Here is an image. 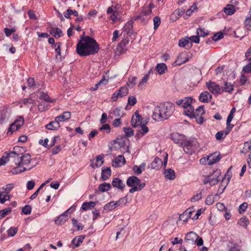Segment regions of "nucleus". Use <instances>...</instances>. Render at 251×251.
<instances>
[{"mask_svg":"<svg viewBox=\"0 0 251 251\" xmlns=\"http://www.w3.org/2000/svg\"><path fill=\"white\" fill-rule=\"evenodd\" d=\"M20 149L19 147H14L13 151L8 152V156L10 161H12L16 166L12 168L11 172L13 174H17L24 172L26 170H30L32 168H27L24 167L27 165L31 162V156L28 153H25L21 156L18 153V150Z\"/></svg>","mask_w":251,"mask_h":251,"instance_id":"1","label":"nucleus"},{"mask_svg":"<svg viewBox=\"0 0 251 251\" xmlns=\"http://www.w3.org/2000/svg\"><path fill=\"white\" fill-rule=\"evenodd\" d=\"M100 46L93 38L87 36L82 37L76 45V51L81 56L94 55L98 52Z\"/></svg>","mask_w":251,"mask_h":251,"instance_id":"2","label":"nucleus"},{"mask_svg":"<svg viewBox=\"0 0 251 251\" xmlns=\"http://www.w3.org/2000/svg\"><path fill=\"white\" fill-rule=\"evenodd\" d=\"M174 110L173 103L168 102L161 103L159 106L155 107L152 118L156 121H164L172 115Z\"/></svg>","mask_w":251,"mask_h":251,"instance_id":"3","label":"nucleus"},{"mask_svg":"<svg viewBox=\"0 0 251 251\" xmlns=\"http://www.w3.org/2000/svg\"><path fill=\"white\" fill-rule=\"evenodd\" d=\"M192 101L193 99L191 98L186 97L176 101V103L184 108V112L186 115L192 117L194 114V108L192 105Z\"/></svg>","mask_w":251,"mask_h":251,"instance_id":"4","label":"nucleus"},{"mask_svg":"<svg viewBox=\"0 0 251 251\" xmlns=\"http://www.w3.org/2000/svg\"><path fill=\"white\" fill-rule=\"evenodd\" d=\"M108 19L112 21L113 23L119 21L121 18V12L118 10L116 6L109 7L106 11Z\"/></svg>","mask_w":251,"mask_h":251,"instance_id":"5","label":"nucleus"},{"mask_svg":"<svg viewBox=\"0 0 251 251\" xmlns=\"http://www.w3.org/2000/svg\"><path fill=\"white\" fill-rule=\"evenodd\" d=\"M197 141L195 138L187 141L185 140L183 146H181L183 151L187 153L192 154L193 150L197 147Z\"/></svg>","mask_w":251,"mask_h":251,"instance_id":"6","label":"nucleus"},{"mask_svg":"<svg viewBox=\"0 0 251 251\" xmlns=\"http://www.w3.org/2000/svg\"><path fill=\"white\" fill-rule=\"evenodd\" d=\"M198 237V235L194 231L189 232L185 235V242L188 246L194 245Z\"/></svg>","mask_w":251,"mask_h":251,"instance_id":"7","label":"nucleus"},{"mask_svg":"<svg viewBox=\"0 0 251 251\" xmlns=\"http://www.w3.org/2000/svg\"><path fill=\"white\" fill-rule=\"evenodd\" d=\"M10 115V112L7 107H0V125H3L8 122Z\"/></svg>","mask_w":251,"mask_h":251,"instance_id":"8","label":"nucleus"},{"mask_svg":"<svg viewBox=\"0 0 251 251\" xmlns=\"http://www.w3.org/2000/svg\"><path fill=\"white\" fill-rule=\"evenodd\" d=\"M24 123V118L22 117H19L13 124H12L8 129V132L11 133L15 131L18 130L22 126Z\"/></svg>","mask_w":251,"mask_h":251,"instance_id":"9","label":"nucleus"},{"mask_svg":"<svg viewBox=\"0 0 251 251\" xmlns=\"http://www.w3.org/2000/svg\"><path fill=\"white\" fill-rule=\"evenodd\" d=\"M171 139L176 144H179L182 146L183 142L185 140V136L178 133H173L171 135Z\"/></svg>","mask_w":251,"mask_h":251,"instance_id":"10","label":"nucleus"},{"mask_svg":"<svg viewBox=\"0 0 251 251\" xmlns=\"http://www.w3.org/2000/svg\"><path fill=\"white\" fill-rule=\"evenodd\" d=\"M125 200H126V201L125 202V203H126L127 201H126V197L124 198H121L120 200H119L118 201H110V202L104 205V209L105 210H107V211H110V210H113L120 205L121 201H124Z\"/></svg>","mask_w":251,"mask_h":251,"instance_id":"11","label":"nucleus"},{"mask_svg":"<svg viewBox=\"0 0 251 251\" xmlns=\"http://www.w3.org/2000/svg\"><path fill=\"white\" fill-rule=\"evenodd\" d=\"M206 84L209 91L213 94H217L220 93V88L215 82L209 80L206 82Z\"/></svg>","mask_w":251,"mask_h":251,"instance_id":"12","label":"nucleus"},{"mask_svg":"<svg viewBox=\"0 0 251 251\" xmlns=\"http://www.w3.org/2000/svg\"><path fill=\"white\" fill-rule=\"evenodd\" d=\"M194 211V207L187 209L182 214L180 215V220L184 222H187L188 219L192 217V214Z\"/></svg>","mask_w":251,"mask_h":251,"instance_id":"13","label":"nucleus"},{"mask_svg":"<svg viewBox=\"0 0 251 251\" xmlns=\"http://www.w3.org/2000/svg\"><path fill=\"white\" fill-rule=\"evenodd\" d=\"M142 184L140 179L135 176H130L126 180V184L129 187L139 186Z\"/></svg>","mask_w":251,"mask_h":251,"instance_id":"14","label":"nucleus"},{"mask_svg":"<svg viewBox=\"0 0 251 251\" xmlns=\"http://www.w3.org/2000/svg\"><path fill=\"white\" fill-rule=\"evenodd\" d=\"M131 125L133 127H136L142 124V118L141 115L138 114V111H136L135 115H133L131 120Z\"/></svg>","mask_w":251,"mask_h":251,"instance_id":"15","label":"nucleus"},{"mask_svg":"<svg viewBox=\"0 0 251 251\" xmlns=\"http://www.w3.org/2000/svg\"><path fill=\"white\" fill-rule=\"evenodd\" d=\"M220 159V153L219 152H215L208 156V164L209 165H212L218 162Z\"/></svg>","mask_w":251,"mask_h":251,"instance_id":"16","label":"nucleus"},{"mask_svg":"<svg viewBox=\"0 0 251 251\" xmlns=\"http://www.w3.org/2000/svg\"><path fill=\"white\" fill-rule=\"evenodd\" d=\"M72 208L73 207L70 208L63 214L60 215L57 219L55 220V224L58 225H61L64 224L69 218L68 212L69 210H71Z\"/></svg>","mask_w":251,"mask_h":251,"instance_id":"17","label":"nucleus"},{"mask_svg":"<svg viewBox=\"0 0 251 251\" xmlns=\"http://www.w3.org/2000/svg\"><path fill=\"white\" fill-rule=\"evenodd\" d=\"M163 165L161 159L159 157H155L154 160L148 166L151 169L159 170Z\"/></svg>","mask_w":251,"mask_h":251,"instance_id":"18","label":"nucleus"},{"mask_svg":"<svg viewBox=\"0 0 251 251\" xmlns=\"http://www.w3.org/2000/svg\"><path fill=\"white\" fill-rule=\"evenodd\" d=\"M212 98V95L207 91L202 92L199 97L200 101L204 103L208 102Z\"/></svg>","mask_w":251,"mask_h":251,"instance_id":"19","label":"nucleus"},{"mask_svg":"<svg viewBox=\"0 0 251 251\" xmlns=\"http://www.w3.org/2000/svg\"><path fill=\"white\" fill-rule=\"evenodd\" d=\"M125 163L126 159L124 156L122 155H119L115 158L112 162V165L115 167H119L125 165Z\"/></svg>","mask_w":251,"mask_h":251,"instance_id":"20","label":"nucleus"},{"mask_svg":"<svg viewBox=\"0 0 251 251\" xmlns=\"http://www.w3.org/2000/svg\"><path fill=\"white\" fill-rule=\"evenodd\" d=\"M231 130L230 127H226L225 130L218 132L215 135L216 139L218 140H223L229 134Z\"/></svg>","mask_w":251,"mask_h":251,"instance_id":"21","label":"nucleus"},{"mask_svg":"<svg viewBox=\"0 0 251 251\" xmlns=\"http://www.w3.org/2000/svg\"><path fill=\"white\" fill-rule=\"evenodd\" d=\"M71 114L69 111L63 112L62 115L56 117L55 119L59 124L60 122H64L71 118Z\"/></svg>","mask_w":251,"mask_h":251,"instance_id":"22","label":"nucleus"},{"mask_svg":"<svg viewBox=\"0 0 251 251\" xmlns=\"http://www.w3.org/2000/svg\"><path fill=\"white\" fill-rule=\"evenodd\" d=\"M112 185L113 187L121 190H123L125 186V184L123 183V181L117 177L113 179Z\"/></svg>","mask_w":251,"mask_h":251,"instance_id":"23","label":"nucleus"},{"mask_svg":"<svg viewBox=\"0 0 251 251\" xmlns=\"http://www.w3.org/2000/svg\"><path fill=\"white\" fill-rule=\"evenodd\" d=\"M244 25L246 29L251 30V8L250 9L245 18Z\"/></svg>","mask_w":251,"mask_h":251,"instance_id":"24","label":"nucleus"},{"mask_svg":"<svg viewBox=\"0 0 251 251\" xmlns=\"http://www.w3.org/2000/svg\"><path fill=\"white\" fill-rule=\"evenodd\" d=\"M49 31L50 33L55 38H59L63 35L62 30L58 27H51Z\"/></svg>","mask_w":251,"mask_h":251,"instance_id":"25","label":"nucleus"},{"mask_svg":"<svg viewBox=\"0 0 251 251\" xmlns=\"http://www.w3.org/2000/svg\"><path fill=\"white\" fill-rule=\"evenodd\" d=\"M146 166V164L145 163H142L139 166L134 165L133 167L132 170L136 175H139L145 170Z\"/></svg>","mask_w":251,"mask_h":251,"instance_id":"26","label":"nucleus"},{"mask_svg":"<svg viewBox=\"0 0 251 251\" xmlns=\"http://www.w3.org/2000/svg\"><path fill=\"white\" fill-rule=\"evenodd\" d=\"M60 124L54 119L46 126V128L49 130H56L60 127Z\"/></svg>","mask_w":251,"mask_h":251,"instance_id":"27","label":"nucleus"},{"mask_svg":"<svg viewBox=\"0 0 251 251\" xmlns=\"http://www.w3.org/2000/svg\"><path fill=\"white\" fill-rule=\"evenodd\" d=\"M103 155H98L96 157V163L95 164L92 163L91 166L93 168H98L103 164Z\"/></svg>","mask_w":251,"mask_h":251,"instance_id":"28","label":"nucleus"},{"mask_svg":"<svg viewBox=\"0 0 251 251\" xmlns=\"http://www.w3.org/2000/svg\"><path fill=\"white\" fill-rule=\"evenodd\" d=\"M184 12V10H180V9H176L174 11V12L171 15V19L173 21H176L178 19Z\"/></svg>","mask_w":251,"mask_h":251,"instance_id":"29","label":"nucleus"},{"mask_svg":"<svg viewBox=\"0 0 251 251\" xmlns=\"http://www.w3.org/2000/svg\"><path fill=\"white\" fill-rule=\"evenodd\" d=\"M111 172L109 167L102 169L101 174V177L103 180H107L111 176Z\"/></svg>","mask_w":251,"mask_h":251,"instance_id":"30","label":"nucleus"},{"mask_svg":"<svg viewBox=\"0 0 251 251\" xmlns=\"http://www.w3.org/2000/svg\"><path fill=\"white\" fill-rule=\"evenodd\" d=\"M14 186L15 185L13 183L8 184L5 186H4L0 188V192H1L4 194H8L11 192V191L14 188Z\"/></svg>","mask_w":251,"mask_h":251,"instance_id":"31","label":"nucleus"},{"mask_svg":"<svg viewBox=\"0 0 251 251\" xmlns=\"http://www.w3.org/2000/svg\"><path fill=\"white\" fill-rule=\"evenodd\" d=\"M178 45L180 47L190 48L192 47V44L190 43L188 37L185 39H181L179 41Z\"/></svg>","mask_w":251,"mask_h":251,"instance_id":"32","label":"nucleus"},{"mask_svg":"<svg viewBox=\"0 0 251 251\" xmlns=\"http://www.w3.org/2000/svg\"><path fill=\"white\" fill-rule=\"evenodd\" d=\"M156 70L159 74L162 75L165 73L167 67L165 63H159L156 66Z\"/></svg>","mask_w":251,"mask_h":251,"instance_id":"33","label":"nucleus"},{"mask_svg":"<svg viewBox=\"0 0 251 251\" xmlns=\"http://www.w3.org/2000/svg\"><path fill=\"white\" fill-rule=\"evenodd\" d=\"M85 238V236H78L75 237L72 241V243L75 245V247H78L80 246Z\"/></svg>","mask_w":251,"mask_h":251,"instance_id":"34","label":"nucleus"},{"mask_svg":"<svg viewBox=\"0 0 251 251\" xmlns=\"http://www.w3.org/2000/svg\"><path fill=\"white\" fill-rule=\"evenodd\" d=\"M165 177L170 180L174 179L175 178V174L174 170L172 169H169L164 171Z\"/></svg>","mask_w":251,"mask_h":251,"instance_id":"35","label":"nucleus"},{"mask_svg":"<svg viewBox=\"0 0 251 251\" xmlns=\"http://www.w3.org/2000/svg\"><path fill=\"white\" fill-rule=\"evenodd\" d=\"M96 203L94 201L85 202L82 204L81 209L84 211H86L94 207Z\"/></svg>","mask_w":251,"mask_h":251,"instance_id":"36","label":"nucleus"},{"mask_svg":"<svg viewBox=\"0 0 251 251\" xmlns=\"http://www.w3.org/2000/svg\"><path fill=\"white\" fill-rule=\"evenodd\" d=\"M250 222L246 216H243L241 218L238 222V224L245 228H247Z\"/></svg>","mask_w":251,"mask_h":251,"instance_id":"37","label":"nucleus"},{"mask_svg":"<svg viewBox=\"0 0 251 251\" xmlns=\"http://www.w3.org/2000/svg\"><path fill=\"white\" fill-rule=\"evenodd\" d=\"M64 17L67 19H71V15H73L75 17L78 16V13L76 10H73L70 8L68 9L64 14Z\"/></svg>","mask_w":251,"mask_h":251,"instance_id":"38","label":"nucleus"},{"mask_svg":"<svg viewBox=\"0 0 251 251\" xmlns=\"http://www.w3.org/2000/svg\"><path fill=\"white\" fill-rule=\"evenodd\" d=\"M224 11L228 15H232L235 12V9L233 5L228 4L226 7L224 8Z\"/></svg>","mask_w":251,"mask_h":251,"instance_id":"39","label":"nucleus"},{"mask_svg":"<svg viewBox=\"0 0 251 251\" xmlns=\"http://www.w3.org/2000/svg\"><path fill=\"white\" fill-rule=\"evenodd\" d=\"M111 186L110 183H103L100 184L99 186V190L101 192L108 191L110 189Z\"/></svg>","mask_w":251,"mask_h":251,"instance_id":"40","label":"nucleus"},{"mask_svg":"<svg viewBox=\"0 0 251 251\" xmlns=\"http://www.w3.org/2000/svg\"><path fill=\"white\" fill-rule=\"evenodd\" d=\"M222 89L226 92L231 93L233 90V87L230 83L225 82Z\"/></svg>","mask_w":251,"mask_h":251,"instance_id":"41","label":"nucleus"},{"mask_svg":"<svg viewBox=\"0 0 251 251\" xmlns=\"http://www.w3.org/2000/svg\"><path fill=\"white\" fill-rule=\"evenodd\" d=\"M183 54H181L179 55H178L177 57V59L176 60V62L177 63L178 65H180L182 64L185 63L189 61V58L188 57H184L183 56Z\"/></svg>","mask_w":251,"mask_h":251,"instance_id":"42","label":"nucleus"},{"mask_svg":"<svg viewBox=\"0 0 251 251\" xmlns=\"http://www.w3.org/2000/svg\"><path fill=\"white\" fill-rule=\"evenodd\" d=\"M10 198V195L0 192V203H4L6 201H9Z\"/></svg>","mask_w":251,"mask_h":251,"instance_id":"43","label":"nucleus"},{"mask_svg":"<svg viewBox=\"0 0 251 251\" xmlns=\"http://www.w3.org/2000/svg\"><path fill=\"white\" fill-rule=\"evenodd\" d=\"M145 186V184L142 183V185H140L139 186L131 187V188L129 189V192L130 193H133L136 191H139L143 189Z\"/></svg>","mask_w":251,"mask_h":251,"instance_id":"44","label":"nucleus"},{"mask_svg":"<svg viewBox=\"0 0 251 251\" xmlns=\"http://www.w3.org/2000/svg\"><path fill=\"white\" fill-rule=\"evenodd\" d=\"M205 113V111L204 110V106H201L198 108L196 109V111L194 110V116L191 117H194V116L196 115H202Z\"/></svg>","mask_w":251,"mask_h":251,"instance_id":"45","label":"nucleus"},{"mask_svg":"<svg viewBox=\"0 0 251 251\" xmlns=\"http://www.w3.org/2000/svg\"><path fill=\"white\" fill-rule=\"evenodd\" d=\"M49 105L46 102H41L38 105V108L39 111L43 112L48 109Z\"/></svg>","mask_w":251,"mask_h":251,"instance_id":"46","label":"nucleus"},{"mask_svg":"<svg viewBox=\"0 0 251 251\" xmlns=\"http://www.w3.org/2000/svg\"><path fill=\"white\" fill-rule=\"evenodd\" d=\"M40 99L43 100H44L46 102H53L54 101V100H51L49 96L44 93H42L40 96Z\"/></svg>","mask_w":251,"mask_h":251,"instance_id":"47","label":"nucleus"},{"mask_svg":"<svg viewBox=\"0 0 251 251\" xmlns=\"http://www.w3.org/2000/svg\"><path fill=\"white\" fill-rule=\"evenodd\" d=\"M9 161L8 152H5L3 156L0 158V166L4 165L7 161Z\"/></svg>","mask_w":251,"mask_h":251,"instance_id":"48","label":"nucleus"},{"mask_svg":"<svg viewBox=\"0 0 251 251\" xmlns=\"http://www.w3.org/2000/svg\"><path fill=\"white\" fill-rule=\"evenodd\" d=\"M136 77L132 76L129 78L128 81L126 83L128 86L133 87L136 84Z\"/></svg>","mask_w":251,"mask_h":251,"instance_id":"49","label":"nucleus"},{"mask_svg":"<svg viewBox=\"0 0 251 251\" xmlns=\"http://www.w3.org/2000/svg\"><path fill=\"white\" fill-rule=\"evenodd\" d=\"M124 131L127 137H131L134 134V131L132 128L130 127H124Z\"/></svg>","mask_w":251,"mask_h":251,"instance_id":"50","label":"nucleus"},{"mask_svg":"<svg viewBox=\"0 0 251 251\" xmlns=\"http://www.w3.org/2000/svg\"><path fill=\"white\" fill-rule=\"evenodd\" d=\"M16 31V28L15 27H13L11 29L7 27L4 28V32L5 33V35L7 37H9L12 34V33L15 32Z\"/></svg>","mask_w":251,"mask_h":251,"instance_id":"51","label":"nucleus"},{"mask_svg":"<svg viewBox=\"0 0 251 251\" xmlns=\"http://www.w3.org/2000/svg\"><path fill=\"white\" fill-rule=\"evenodd\" d=\"M154 25V29L156 30L159 26L161 23L160 18L158 16H155L153 20Z\"/></svg>","mask_w":251,"mask_h":251,"instance_id":"52","label":"nucleus"},{"mask_svg":"<svg viewBox=\"0 0 251 251\" xmlns=\"http://www.w3.org/2000/svg\"><path fill=\"white\" fill-rule=\"evenodd\" d=\"M11 211V208H7L0 211V219L4 218Z\"/></svg>","mask_w":251,"mask_h":251,"instance_id":"53","label":"nucleus"},{"mask_svg":"<svg viewBox=\"0 0 251 251\" xmlns=\"http://www.w3.org/2000/svg\"><path fill=\"white\" fill-rule=\"evenodd\" d=\"M121 97H124L128 94V89L126 87H122L118 91Z\"/></svg>","mask_w":251,"mask_h":251,"instance_id":"54","label":"nucleus"},{"mask_svg":"<svg viewBox=\"0 0 251 251\" xmlns=\"http://www.w3.org/2000/svg\"><path fill=\"white\" fill-rule=\"evenodd\" d=\"M248 206V204L247 202L242 203L239 207V213L240 214L244 213L246 211Z\"/></svg>","mask_w":251,"mask_h":251,"instance_id":"55","label":"nucleus"},{"mask_svg":"<svg viewBox=\"0 0 251 251\" xmlns=\"http://www.w3.org/2000/svg\"><path fill=\"white\" fill-rule=\"evenodd\" d=\"M108 82V80L106 79L104 76H103V78L100 80L98 83L96 84L95 87L93 88L94 90H97L99 88V86L100 84L105 85Z\"/></svg>","mask_w":251,"mask_h":251,"instance_id":"56","label":"nucleus"},{"mask_svg":"<svg viewBox=\"0 0 251 251\" xmlns=\"http://www.w3.org/2000/svg\"><path fill=\"white\" fill-rule=\"evenodd\" d=\"M22 212L25 215H29L31 212V207L29 205H26L22 208Z\"/></svg>","mask_w":251,"mask_h":251,"instance_id":"57","label":"nucleus"},{"mask_svg":"<svg viewBox=\"0 0 251 251\" xmlns=\"http://www.w3.org/2000/svg\"><path fill=\"white\" fill-rule=\"evenodd\" d=\"M132 25L130 22H127L124 26L123 30L128 34L130 32L132 29Z\"/></svg>","mask_w":251,"mask_h":251,"instance_id":"58","label":"nucleus"},{"mask_svg":"<svg viewBox=\"0 0 251 251\" xmlns=\"http://www.w3.org/2000/svg\"><path fill=\"white\" fill-rule=\"evenodd\" d=\"M17 228L11 227L7 230V233L9 236H14L17 233Z\"/></svg>","mask_w":251,"mask_h":251,"instance_id":"59","label":"nucleus"},{"mask_svg":"<svg viewBox=\"0 0 251 251\" xmlns=\"http://www.w3.org/2000/svg\"><path fill=\"white\" fill-rule=\"evenodd\" d=\"M233 118V115L229 114L227 120H226V125L227 127H230V129H232V128L233 127V125L230 124V122H231L232 119Z\"/></svg>","mask_w":251,"mask_h":251,"instance_id":"60","label":"nucleus"},{"mask_svg":"<svg viewBox=\"0 0 251 251\" xmlns=\"http://www.w3.org/2000/svg\"><path fill=\"white\" fill-rule=\"evenodd\" d=\"M197 9L196 4H194L192 6H191L189 9H188L186 11V14L187 16H190L192 15V13L194 12L195 10Z\"/></svg>","mask_w":251,"mask_h":251,"instance_id":"61","label":"nucleus"},{"mask_svg":"<svg viewBox=\"0 0 251 251\" xmlns=\"http://www.w3.org/2000/svg\"><path fill=\"white\" fill-rule=\"evenodd\" d=\"M137 102L136 98L134 96H130L128 99V104L133 106L136 104Z\"/></svg>","mask_w":251,"mask_h":251,"instance_id":"62","label":"nucleus"},{"mask_svg":"<svg viewBox=\"0 0 251 251\" xmlns=\"http://www.w3.org/2000/svg\"><path fill=\"white\" fill-rule=\"evenodd\" d=\"M149 78V74H146L144 75L143 78L140 81L138 86L141 87L146 84Z\"/></svg>","mask_w":251,"mask_h":251,"instance_id":"63","label":"nucleus"},{"mask_svg":"<svg viewBox=\"0 0 251 251\" xmlns=\"http://www.w3.org/2000/svg\"><path fill=\"white\" fill-rule=\"evenodd\" d=\"M100 131L106 130V133H109L110 131V126L109 124H103L99 128Z\"/></svg>","mask_w":251,"mask_h":251,"instance_id":"64","label":"nucleus"}]
</instances>
